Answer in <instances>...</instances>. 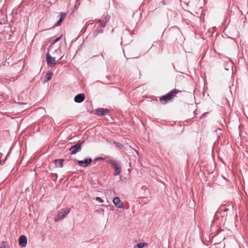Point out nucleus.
<instances>
[{
  "instance_id": "f257e3e1",
  "label": "nucleus",
  "mask_w": 248,
  "mask_h": 248,
  "mask_svg": "<svg viewBox=\"0 0 248 248\" xmlns=\"http://www.w3.org/2000/svg\"><path fill=\"white\" fill-rule=\"evenodd\" d=\"M181 91L174 89L171 90L168 93L163 95L159 98L160 102L163 105L166 104L169 101L172 100V99L176 96V94L179 92H181Z\"/></svg>"
},
{
  "instance_id": "f03ea898",
  "label": "nucleus",
  "mask_w": 248,
  "mask_h": 248,
  "mask_svg": "<svg viewBox=\"0 0 248 248\" xmlns=\"http://www.w3.org/2000/svg\"><path fill=\"white\" fill-rule=\"evenodd\" d=\"M70 211V208H66L62 209L61 211H59L57 213V216L55 217L54 220L57 222L60 220L63 219L67 215H68Z\"/></svg>"
},
{
  "instance_id": "7ed1b4c3",
  "label": "nucleus",
  "mask_w": 248,
  "mask_h": 248,
  "mask_svg": "<svg viewBox=\"0 0 248 248\" xmlns=\"http://www.w3.org/2000/svg\"><path fill=\"white\" fill-rule=\"evenodd\" d=\"M84 141H79L77 143L72 146L70 149L71 155H75L80 152L81 150V145L84 143Z\"/></svg>"
},
{
  "instance_id": "20e7f679",
  "label": "nucleus",
  "mask_w": 248,
  "mask_h": 248,
  "mask_svg": "<svg viewBox=\"0 0 248 248\" xmlns=\"http://www.w3.org/2000/svg\"><path fill=\"white\" fill-rule=\"evenodd\" d=\"M49 50L46 55V61L47 65L51 67L56 65L55 57H52L49 53Z\"/></svg>"
},
{
  "instance_id": "39448f33",
  "label": "nucleus",
  "mask_w": 248,
  "mask_h": 248,
  "mask_svg": "<svg viewBox=\"0 0 248 248\" xmlns=\"http://www.w3.org/2000/svg\"><path fill=\"white\" fill-rule=\"evenodd\" d=\"M112 168L114 170V176H117L120 174L122 171V168L120 162L118 161L115 162L111 165Z\"/></svg>"
},
{
  "instance_id": "423d86ee",
  "label": "nucleus",
  "mask_w": 248,
  "mask_h": 248,
  "mask_svg": "<svg viewBox=\"0 0 248 248\" xmlns=\"http://www.w3.org/2000/svg\"><path fill=\"white\" fill-rule=\"evenodd\" d=\"M92 159L91 158H86L84 160H79L78 163L79 166L82 167H87L91 162H92Z\"/></svg>"
},
{
  "instance_id": "0eeeda50",
  "label": "nucleus",
  "mask_w": 248,
  "mask_h": 248,
  "mask_svg": "<svg viewBox=\"0 0 248 248\" xmlns=\"http://www.w3.org/2000/svg\"><path fill=\"white\" fill-rule=\"evenodd\" d=\"M19 244L21 247H25L27 245V238L24 235H21L19 238Z\"/></svg>"
},
{
  "instance_id": "6e6552de",
  "label": "nucleus",
  "mask_w": 248,
  "mask_h": 248,
  "mask_svg": "<svg viewBox=\"0 0 248 248\" xmlns=\"http://www.w3.org/2000/svg\"><path fill=\"white\" fill-rule=\"evenodd\" d=\"M85 96L84 93H79L75 96L74 101L78 103H81L85 99Z\"/></svg>"
},
{
  "instance_id": "1a4fd4ad",
  "label": "nucleus",
  "mask_w": 248,
  "mask_h": 248,
  "mask_svg": "<svg viewBox=\"0 0 248 248\" xmlns=\"http://www.w3.org/2000/svg\"><path fill=\"white\" fill-rule=\"evenodd\" d=\"M109 110L107 108H99L96 109V113L99 116H104L108 113Z\"/></svg>"
},
{
  "instance_id": "9d476101",
  "label": "nucleus",
  "mask_w": 248,
  "mask_h": 248,
  "mask_svg": "<svg viewBox=\"0 0 248 248\" xmlns=\"http://www.w3.org/2000/svg\"><path fill=\"white\" fill-rule=\"evenodd\" d=\"M113 203L118 208H123V203L118 197H115L113 200Z\"/></svg>"
},
{
  "instance_id": "9b49d317",
  "label": "nucleus",
  "mask_w": 248,
  "mask_h": 248,
  "mask_svg": "<svg viewBox=\"0 0 248 248\" xmlns=\"http://www.w3.org/2000/svg\"><path fill=\"white\" fill-rule=\"evenodd\" d=\"M60 14L61 17H60V18L59 19V20H58V21L56 23V24H55L56 26H60L63 20V19H64L65 16H66V14H65L64 13H60Z\"/></svg>"
},
{
  "instance_id": "f8f14e48",
  "label": "nucleus",
  "mask_w": 248,
  "mask_h": 248,
  "mask_svg": "<svg viewBox=\"0 0 248 248\" xmlns=\"http://www.w3.org/2000/svg\"><path fill=\"white\" fill-rule=\"evenodd\" d=\"M63 159H56L54 161L55 166L57 167L62 168L63 165Z\"/></svg>"
},
{
  "instance_id": "ddd939ff",
  "label": "nucleus",
  "mask_w": 248,
  "mask_h": 248,
  "mask_svg": "<svg viewBox=\"0 0 248 248\" xmlns=\"http://www.w3.org/2000/svg\"><path fill=\"white\" fill-rule=\"evenodd\" d=\"M103 29L102 28L98 29L96 30V31L93 33V37L95 38L99 33H103Z\"/></svg>"
},
{
  "instance_id": "4468645a",
  "label": "nucleus",
  "mask_w": 248,
  "mask_h": 248,
  "mask_svg": "<svg viewBox=\"0 0 248 248\" xmlns=\"http://www.w3.org/2000/svg\"><path fill=\"white\" fill-rule=\"evenodd\" d=\"M106 162L110 164L111 166L115 162V160L111 159L109 157H107L105 158Z\"/></svg>"
},
{
  "instance_id": "2eb2a0df",
  "label": "nucleus",
  "mask_w": 248,
  "mask_h": 248,
  "mask_svg": "<svg viewBox=\"0 0 248 248\" xmlns=\"http://www.w3.org/2000/svg\"><path fill=\"white\" fill-rule=\"evenodd\" d=\"M145 245L147 246V244L144 243H140L139 244H137L134 247V248H143Z\"/></svg>"
},
{
  "instance_id": "dca6fc26",
  "label": "nucleus",
  "mask_w": 248,
  "mask_h": 248,
  "mask_svg": "<svg viewBox=\"0 0 248 248\" xmlns=\"http://www.w3.org/2000/svg\"><path fill=\"white\" fill-rule=\"evenodd\" d=\"M113 144H114L116 146V147H118L120 149H122L124 147V146L123 144H122L118 142H116V141H113Z\"/></svg>"
},
{
  "instance_id": "f3484780",
  "label": "nucleus",
  "mask_w": 248,
  "mask_h": 248,
  "mask_svg": "<svg viewBox=\"0 0 248 248\" xmlns=\"http://www.w3.org/2000/svg\"><path fill=\"white\" fill-rule=\"evenodd\" d=\"M97 22L99 23L100 25L102 28H104L105 27L106 24L105 23V22L104 21V20L100 19L98 20Z\"/></svg>"
},
{
  "instance_id": "a211bd4d",
  "label": "nucleus",
  "mask_w": 248,
  "mask_h": 248,
  "mask_svg": "<svg viewBox=\"0 0 248 248\" xmlns=\"http://www.w3.org/2000/svg\"><path fill=\"white\" fill-rule=\"evenodd\" d=\"M62 37V35L61 36H60V37H57V38H56V39L54 41V42H53L52 43H51V44L50 45V46H49V49H48L49 50H50V47H51V46L53 44H54L55 43H56V42H57L58 41H59L61 39Z\"/></svg>"
},
{
  "instance_id": "6ab92c4d",
  "label": "nucleus",
  "mask_w": 248,
  "mask_h": 248,
  "mask_svg": "<svg viewBox=\"0 0 248 248\" xmlns=\"http://www.w3.org/2000/svg\"><path fill=\"white\" fill-rule=\"evenodd\" d=\"M45 78H47V80H50L52 78V74L50 73H47Z\"/></svg>"
},
{
  "instance_id": "aec40b11",
  "label": "nucleus",
  "mask_w": 248,
  "mask_h": 248,
  "mask_svg": "<svg viewBox=\"0 0 248 248\" xmlns=\"http://www.w3.org/2000/svg\"><path fill=\"white\" fill-rule=\"evenodd\" d=\"M8 248V245L7 242H3L2 243V244L0 247V248Z\"/></svg>"
},
{
  "instance_id": "412c9836",
  "label": "nucleus",
  "mask_w": 248,
  "mask_h": 248,
  "mask_svg": "<svg viewBox=\"0 0 248 248\" xmlns=\"http://www.w3.org/2000/svg\"><path fill=\"white\" fill-rule=\"evenodd\" d=\"M11 153V151L8 153V154L7 155L6 158L4 159V160H0V164L1 165H3L6 159L7 158L8 156Z\"/></svg>"
},
{
  "instance_id": "4be33fe9",
  "label": "nucleus",
  "mask_w": 248,
  "mask_h": 248,
  "mask_svg": "<svg viewBox=\"0 0 248 248\" xmlns=\"http://www.w3.org/2000/svg\"><path fill=\"white\" fill-rule=\"evenodd\" d=\"M109 19V17L106 16H105L104 18L102 20H104V21L105 22L106 24H107V23Z\"/></svg>"
},
{
  "instance_id": "5701e85b",
  "label": "nucleus",
  "mask_w": 248,
  "mask_h": 248,
  "mask_svg": "<svg viewBox=\"0 0 248 248\" xmlns=\"http://www.w3.org/2000/svg\"><path fill=\"white\" fill-rule=\"evenodd\" d=\"M96 200L99 201L100 202H103V200L101 198H100V197H96Z\"/></svg>"
},
{
  "instance_id": "b1692460",
  "label": "nucleus",
  "mask_w": 248,
  "mask_h": 248,
  "mask_svg": "<svg viewBox=\"0 0 248 248\" xmlns=\"http://www.w3.org/2000/svg\"><path fill=\"white\" fill-rule=\"evenodd\" d=\"M168 2H169V0H163L161 1V3L164 5L166 4Z\"/></svg>"
},
{
  "instance_id": "393cba45",
  "label": "nucleus",
  "mask_w": 248,
  "mask_h": 248,
  "mask_svg": "<svg viewBox=\"0 0 248 248\" xmlns=\"http://www.w3.org/2000/svg\"><path fill=\"white\" fill-rule=\"evenodd\" d=\"M104 159V158L102 157H97L96 158L95 160L97 161V160H102Z\"/></svg>"
},
{
  "instance_id": "a878e982",
  "label": "nucleus",
  "mask_w": 248,
  "mask_h": 248,
  "mask_svg": "<svg viewBox=\"0 0 248 248\" xmlns=\"http://www.w3.org/2000/svg\"><path fill=\"white\" fill-rule=\"evenodd\" d=\"M60 51H61V50H60V49H56L55 50V52H56V53H57L58 52H60Z\"/></svg>"
},
{
  "instance_id": "bb28decb",
  "label": "nucleus",
  "mask_w": 248,
  "mask_h": 248,
  "mask_svg": "<svg viewBox=\"0 0 248 248\" xmlns=\"http://www.w3.org/2000/svg\"><path fill=\"white\" fill-rule=\"evenodd\" d=\"M218 131H220V129H217V130H216L215 132L217 133H218Z\"/></svg>"
},
{
  "instance_id": "cd10ccee",
  "label": "nucleus",
  "mask_w": 248,
  "mask_h": 248,
  "mask_svg": "<svg viewBox=\"0 0 248 248\" xmlns=\"http://www.w3.org/2000/svg\"><path fill=\"white\" fill-rule=\"evenodd\" d=\"M55 177L56 178V179L57 178L58 175L57 174H54Z\"/></svg>"
},
{
  "instance_id": "c85d7f7f",
  "label": "nucleus",
  "mask_w": 248,
  "mask_h": 248,
  "mask_svg": "<svg viewBox=\"0 0 248 248\" xmlns=\"http://www.w3.org/2000/svg\"><path fill=\"white\" fill-rule=\"evenodd\" d=\"M63 57V56H62V57H61V58H60V59H62Z\"/></svg>"
}]
</instances>
